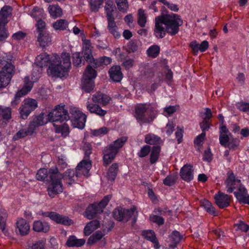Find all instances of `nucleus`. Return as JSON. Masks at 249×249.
<instances>
[{
	"label": "nucleus",
	"instance_id": "5701e85b",
	"mask_svg": "<svg viewBox=\"0 0 249 249\" xmlns=\"http://www.w3.org/2000/svg\"><path fill=\"white\" fill-rule=\"evenodd\" d=\"M87 109L91 113H94L100 117H104L107 113V111L102 109L101 107L95 103H88Z\"/></svg>",
	"mask_w": 249,
	"mask_h": 249
},
{
	"label": "nucleus",
	"instance_id": "79ce46f5",
	"mask_svg": "<svg viewBox=\"0 0 249 249\" xmlns=\"http://www.w3.org/2000/svg\"><path fill=\"white\" fill-rule=\"evenodd\" d=\"M42 67L37 65L36 62L33 64V69L31 77V79L33 81H37L40 77L42 72Z\"/></svg>",
	"mask_w": 249,
	"mask_h": 249
},
{
	"label": "nucleus",
	"instance_id": "423d86ee",
	"mask_svg": "<svg viewBox=\"0 0 249 249\" xmlns=\"http://www.w3.org/2000/svg\"><path fill=\"white\" fill-rule=\"evenodd\" d=\"M111 198V196L107 195L99 203H94L88 206L84 213V216L89 219H92L96 217L97 214L103 213L104 209L108 204Z\"/></svg>",
	"mask_w": 249,
	"mask_h": 249
},
{
	"label": "nucleus",
	"instance_id": "6e6d98bb",
	"mask_svg": "<svg viewBox=\"0 0 249 249\" xmlns=\"http://www.w3.org/2000/svg\"><path fill=\"white\" fill-rule=\"evenodd\" d=\"M205 137L206 133H201L195 139L194 144L197 147L198 150L202 146Z\"/></svg>",
	"mask_w": 249,
	"mask_h": 249
},
{
	"label": "nucleus",
	"instance_id": "e433bc0d",
	"mask_svg": "<svg viewBox=\"0 0 249 249\" xmlns=\"http://www.w3.org/2000/svg\"><path fill=\"white\" fill-rule=\"evenodd\" d=\"M55 131L57 133H61L64 137L68 136L70 133V128L68 124L64 123L61 125H57L53 124Z\"/></svg>",
	"mask_w": 249,
	"mask_h": 249
},
{
	"label": "nucleus",
	"instance_id": "7ed1b4c3",
	"mask_svg": "<svg viewBox=\"0 0 249 249\" xmlns=\"http://www.w3.org/2000/svg\"><path fill=\"white\" fill-rule=\"evenodd\" d=\"M0 89L5 88L10 82L15 73V67L12 63L11 56L0 55Z\"/></svg>",
	"mask_w": 249,
	"mask_h": 249
},
{
	"label": "nucleus",
	"instance_id": "b1692460",
	"mask_svg": "<svg viewBox=\"0 0 249 249\" xmlns=\"http://www.w3.org/2000/svg\"><path fill=\"white\" fill-rule=\"evenodd\" d=\"M110 100L111 98L109 96L100 92L96 93L93 95L92 97L93 102L101 104L103 106L107 105Z\"/></svg>",
	"mask_w": 249,
	"mask_h": 249
},
{
	"label": "nucleus",
	"instance_id": "f3484780",
	"mask_svg": "<svg viewBox=\"0 0 249 249\" xmlns=\"http://www.w3.org/2000/svg\"><path fill=\"white\" fill-rule=\"evenodd\" d=\"M216 204L220 209H223L230 205L231 197L224 193L219 192L214 196Z\"/></svg>",
	"mask_w": 249,
	"mask_h": 249
},
{
	"label": "nucleus",
	"instance_id": "338daca9",
	"mask_svg": "<svg viewBox=\"0 0 249 249\" xmlns=\"http://www.w3.org/2000/svg\"><path fill=\"white\" fill-rule=\"evenodd\" d=\"M150 219L151 221L157 223L158 225H162L164 223V218L160 216L152 215L150 216Z\"/></svg>",
	"mask_w": 249,
	"mask_h": 249
},
{
	"label": "nucleus",
	"instance_id": "f704fd0d",
	"mask_svg": "<svg viewBox=\"0 0 249 249\" xmlns=\"http://www.w3.org/2000/svg\"><path fill=\"white\" fill-rule=\"evenodd\" d=\"M144 142L150 145H159L161 142L160 138L153 134H149L145 136Z\"/></svg>",
	"mask_w": 249,
	"mask_h": 249
},
{
	"label": "nucleus",
	"instance_id": "603ef678",
	"mask_svg": "<svg viewBox=\"0 0 249 249\" xmlns=\"http://www.w3.org/2000/svg\"><path fill=\"white\" fill-rule=\"evenodd\" d=\"M103 2V0H91L89 3L90 10L93 12H97Z\"/></svg>",
	"mask_w": 249,
	"mask_h": 249
},
{
	"label": "nucleus",
	"instance_id": "72a5a7b5",
	"mask_svg": "<svg viewBox=\"0 0 249 249\" xmlns=\"http://www.w3.org/2000/svg\"><path fill=\"white\" fill-rule=\"evenodd\" d=\"M12 110L9 107H4L0 106V118H2L6 124V122H9L11 119Z\"/></svg>",
	"mask_w": 249,
	"mask_h": 249
},
{
	"label": "nucleus",
	"instance_id": "3c124183",
	"mask_svg": "<svg viewBox=\"0 0 249 249\" xmlns=\"http://www.w3.org/2000/svg\"><path fill=\"white\" fill-rule=\"evenodd\" d=\"M127 140V137H122L115 141L112 143L110 144L113 145L114 147V148L116 149L117 151L118 152L119 150L124 146V143L126 142Z\"/></svg>",
	"mask_w": 249,
	"mask_h": 249
},
{
	"label": "nucleus",
	"instance_id": "4468645a",
	"mask_svg": "<svg viewBox=\"0 0 249 249\" xmlns=\"http://www.w3.org/2000/svg\"><path fill=\"white\" fill-rule=\"evenodd\" d=\"M225 183L226 184L227 191L229 193H232L235 189L237 190L238 188L242 185L240 180L235 179L233 173L231 174L228 176Z\"/></svg>",
	"mask_w": 249,
	"mask_h": 249
},
{
	"label": "nucleus",
	"instance_id": "f8f14e48",
	"mask_svg": "<svg viewBox=\"0 0 249 249\" xmlns=\"http://www.w3.org/2000/svg\"><path fill=\"white\" fill-rule=\"evenodd\" d=\"M163 16H159L155 18V25L154 29V34L155 36L158 38H163L165 35L166 28H165L163 25H165Z\"/></svg>",
	"mask_w": 249,
	"mask_h": 249
},
{
	"label": "nucleus",
	"instance_id": "c9c22d12",
	"mask_svg": "<svg viewBox=\"0 0 249 249\" xmlns=\"http://www.w3.org/2000/svg\"><path fill=\"white\" fill-rule=\"evenodd\" d=\"M34 132L32 129H30V127L28 126L26 129H22L18 131L13 136V140L14 141H17L19 139L24 138L27 136H31L34 134Z\"/></svg>",
	"mask_w": 249,
	"mask_h": 249
},
{
	"label": "nucleus",
	"instance_id": "7c9ffc66",
	"mask_svg": "<svg viewBox=\"0 0 249 249\" xmlns=\"http://www.w3.org/2000/svg\"><path fill=\"white\" fill-rule=\"evenodd\" d=\"M182 237V235L180 234L179 232L177 231H173L169 236L170 247L172 249L176 248Z\"/></svg>",
	"mask_w": 249,
	"mask_h": 249
},
{
	"label": "nucleus",
	"instance_id": "de8ad7c7",
	"mask_svg": "<svg viewBox=\"0 0 249 249\" xmlns=\"http://www.w3.org/2000/svg\"><path fill=\"white\" fill-rule=\"evenodd\" d=\"M107 29L109 33L112 34L114 37L118 38L120 36V34L118 31V27L116 22L114 21L107 22Z\"/></svg>",
	"mask_w": 249,
	"mask_h": 249
},
{
	"label": "nucleus",
	"instance_id": "ddd939ff",
	"mask_svg": "<svg viewBox=\"0 0 249 249\" xmlns=\"http://www.w3.org/2000/svg\"><path fill=\"white\" fill-rule=\"evenodd\" d=\"M118 153L113 145L109 144L105 147L103 151L104 165L107 166L110 164Z\"/></svg>",
	"mask_w": 249,
	"mask_h": 249
},
{
	"label": "nucleus",
	"instance_id": "f03ea898",
	"mask_svg": "<svg viewBox=\"0 0 249 249\" xmlns=\"http://www.w3.org/2000/svg\"><path fill=\"white\" fill-rule=\"evenodd\" d=\"M36 62L40 67L48 66V74L52 77H61L67 72L71 66L70 55L63 53L61 57L57 54L52 56L43 53L36 57Z\"/></svg>",
	"mask_w": 249,
	"mask_h": 249
},
{
	"label": "nucleus",
	"instance_id": "13d9d810",
	"mask_svg": "<svg viewBox=\"0 0 249 249\" xmlns=\"http://www.w3.org/2000/svg\"><path fill=\"white\" fill-rule=\"evenodd\" d=\"M231 135L227 134H219V142L220 144L226 147L227 143L230 141V136Z\"/></svg>",
	"mask_w": 249,
	"mask_h": 249
},
{
	"label": "nucleus",
	"instance_id": "2eb2a0df",
	"mask_svg": "<svg viewBox=\"0 0 249 249\" xmlns=\"http://www.w3.org/2000/svg\"><path fill=\"white\" fill-rule=\"evenodd\" d=\"M48 122L49 121L48 119V117L45 118V114L41 112L39 115L35 116L28 126L30 127V129H32L34 132L36 128L45 124Z\"/></svg>",
	"mask_w": 249,
	"mask_h": 249
},
{
	"label": "nucleus",
	"instance_id": "f257e3e1",
	"mask_svg": "<svg viewBox=\"0 0 249 249\" xmlns=\"http://www.w3.org/2000/svg\"><path fill=\"white\" fill-rule=\"evenodd\" d=\"M91 164L90 161L83 160L76 167V170L68 169L64 175L58 171L56 167L49 169V176L51 184L48 187V193L51 198H53L55 195L62 193L63 191V186L61 179L64 178L69 185L74 182L75 175L78 177L81 174L88 176Z\"/></svg>",
	"mask_w": 249,
	"mask_h": 249
},
{
	"label": "nucleus",
	"instance_id": "9b49d317",
	"mask_svg": "<svg viewBox=\"0 0 249 249\" xmlns=\"http://www.w3.org/2000/svg\"><path fill=\"white\" fill-rule=\"evenodd\" d=\"M71 125L74 128L82 129L85 126L87 116L83 112L77 110L76 108L71 109Z\"/></svg>",
	"mask_w": 249,
	"mask_h": 249
},
{
	"label": "nucleus",
	"instance_id": "dca6fc26",
	"mask_svg": "<svg viewBox=\"0 0 249 249\" xmlns=\"http://www.w3.org/2000/svg\"><path fill=\"white\" fill-rule=\"evenodd\" d=\"M234 195L239 203L243 204L249 203V195L248 193V190L243 184L234 192Z\"/></svg>",
	"mask_w": 249,
	"mask_h": 249
},
{
	"label": "nucleus",
	"instance_id": "20e7f679",
	"mask_svg": "<svg viewBox=\"0 0 249 249\" xmlns=\"http://www.w3.org/2000/svg\"><path fill=\"white\" fill-rule=\"evenodd\" d=\"M156 109L151 104H138L135 107V117L142 123H151L156 117Z\"/></svg>",
	"mask_w": 249,
	"mask_h": 249
},
{
	"label": "nucleus",
	"instance_id": "cd10ccee",
	"mask_svg": "<svg viewBox=\"0 0 249 249\" xmlns=\"http://www.w3.org/2000/svg\"><path fill=\"white\" fill-rule=\"evenodd\" d=\"M36 81L30 79L29 76H26L24 79V86L23 88L18 91V95H25L30 92L33 88L34 83Z\"/></svg>",
	"mask_w": 249,
	"mask_h": 249
},
{
	"label": "nucleus",
	"instance_id": "052dcab7",
	"mask_svg": "<svg viewBox=\"0 0 249 249\" xmlns=\"http://www.w3.org/2000/svg\"><path fill=\"white\" fill-rule=\"evenodd\" d=\"M43 10L38 7H35L31 12V16L35 18L36 20L40 19V17H42Z\"/></svg>",
	"mask_w": 249,
	"mask_h": 249
},
{
	"label": "nucleus",
	"instance_id": "37998d69",
	"mask_svg": "<svg viewBox=\"0 0 249 249\" xmlns=\"http://www.w3.org/2000/svg\"><path fill=\"white\" fill-rule=\"evenodd\" d=\"M72 62L74 66L76 67H81L85 64V58L83 59L82 56L79 52H75L72 53Z\"/></svg>",
	"mask_w": 249,
	"mask_h": 249
},
{
	"label": "nucleus",
	"instance_id": "2f4dec72",
	"mask_svg": "<svg viewBox=\"0 0 249 249\" xmlns=\"http://www.w3.org/2000/svg\"><path fill=\"white\" fill-rule=\"evenodd\" d=\"M82 54H83L84 58L86 61H88L90 59L93 60L92 50L90 44V41L89 40H87L85 41V45L83 47Z\"/></svg>",
	"mask_w": 249,
	"mask_h": 249
},
{
	"label": "nucleus",
	"instance_id": "473e14b6",
	"mask_svg": "<svg viewBox=\"0 0 249 249\" xmlns=\"http://www.w3.org/2000/svg\"><path fill=\"white\" fill-rule=\"evenodd\" d=\"M161 148L159 145L153 146L151 148L149 161L151 164L155 163L160 157Z\"/></svg>",
	"mask_w": 249,
	"mask_h": 249
},
{
	"label": "nucleus",
	"instance_id": "4c0bfd02",
	"mask_svg": "<svg viewBox=\"0 0 249 249\" xmlns=\"http://www.w3.org/2000/svg\"><path fill=\"white\" fill-rule=\"evenodd\" d=\"M48 10L51 16L53 18L60 17L62 15V9L58 5H50Z\"/></svg>",
	"mask_w": 249,
	"mask_h": 249
},
{
	"label": "nucleus",
	"instance_id": "e2e57ef3",
	"mask_svg": "<svg viewBox=\"0 0 249 249\" xmlns=\"http://www.w3.org/2000/svg\"><path fill=\"white\" fill-rule=\"evenodd\" d=\"M4 24H0V41L4 40L8 36L7 30Z\"/></svg>",
	"mask_w": 249,
	"mask_h": 249
},
{
	"label": "nucleus",
	"instance_id": "393cba45",
	"mask_svg": "<svg viewBox=\"0 0 249 249\" xmlns=\"http://www.w3.org/2000/svg\"><path fill=\"white\" fill-rule=\"evenodd\" d=\"M50 227L48 223L37 220L34 222L33 230L37 232L46 233L49 231Z\"/></svg>",
	"mask_w": 249,
	"mask_h": 249
},
{
	"label": "nucleus",
	"instance_id": "1a4fd4ad",
	"mask_svg": "<svg viewBox=\"0 0 249 249\" xmlns=\"http://www.w3.org/2000/svg\"><path fill=\"white\" fill-rule=\"evenodd\" d=\"M37 107V102L35 99L26 98L23 101L19 108L20 117L26 119L29 114Z\"/></svg>",
	"mask_w": 249,
	"mask_h": 249
},
{
	"label": "nucleus",
	"instance_id": "6ab92c4d",
	"mask_svg": "<svg viewBox=\"0 0 249 249\" xmlns=\"http://www.w3.org/2000/svg\"><path fill=\"white\" fill-rule=\"evenodd\" d=\"M37 41L40 46L42 48H44L46 46H48L51 44L52 36L48 31L43 32L38 34Z\"/></svg>",
	"mask_w": 249,
	"mask_h": 249
},
{
	"label": "nucleus",
	"instance_id": "ea45409f",
	"mask_svg": "<svg viewBox=\"0 0 249 249\" xmlns=\"http://www.w3.org/2000/svg\"><path fill=\"white\" fill-rule=\"evenodd\" d=\"M54 29L56 31H64L68 27V22L65 19H60L53 22L52 25Z\"/></svg>",
	"mask_w": 249,
	"mask_h": 249
},
{
	"label": "nucleus",
	"instance_id": "39448f33",
	"mask_svg": "<svg viewBox=\"0 0 249 249\" xmlns=\"http://www.w3.org/2000/svg\"><path fill=\"white\" fill-rule=\"evenodd\" d=\"M163 16L167 33L171 36H175L178 32L179 27L183 24L180 16L171 14Z\"/></svg>",
	"mask_w": 249,
	"mask_h": 249
},
{
	"label": "nucleus",
	"instance_id": "a19ab883",
	"mask_svg": "<svg viewBox=\"0 0 249 249\" xmlns=\"http://www.w3.org/2000/svg\"><path fill=\"white\" fill-rule=\"evenodd\" d=\"M118 171V165L116 163H113L109 168L107 176L108 179L114 181L117 176Z\"/></svg>",
	"mask_w": 249,
	"mask_h": 249
},
{
	"label": "nucleus",
	"instance_id": "8fccbe9b",
	"mask_svg": "<svg viewBox=\"0 0 249 249\" xmlns=\"http://www.w3.org/2000/svg\"><path fill=\"white\" fill-rule=\"evenodd\" d=\"M147 21L144 11L142 9L138 10V23L141 27H144Z\"/></svg>",
	"mask_w": 249,
	"mask_h": 249
},
{
	"label": "nucleus",
	"instance_id": "9d476101",
	"mask_svg": "<svg viewBox=\"0 0 249 249\" xmlns=\"http://www.w3.org/2000/svg\"><path fill=\"white\" fill-rule=\"evenodd\" d=\"M136 210V209L134 207L130 209H125L121 207H117L112 212L113 217L119 221L127 222L134 215Z\"/></svg>",
	"mask_w": 249,
	"mask_h": 249
},
{
	"label": "nucleus",
	"instance_id": "c756f323",
	"mask_svg": "<svg viewBox=\"0 0 249 249\" xmlns=\"http://www.w3.org/2000/svg\"><path fill=\"white\" fill-rule=\"evenodd\" d=\"M12 8L6 5L3 6L0 11V24L6 25L8 23L7 18L11 14Z\"/></svg>",
	"mask_w": 249,
	"mask_h": 249
},
{
	"label": "nucleus",
	"instance_id": "0e129e2a",
	"mask_svg": "<svg viewBox=\"0 0 249 249\" xmlns=\"http://www.w3.org/2000/svg\"><path fill=\"white\" fill-rule=\"evenodd\" d=\"M84 150L85 151V160H89V155L91 153L92 146L89 143H85L83 146Z\"/></svg>",
	"mask_w": 249,
	"mask_h": 249
},
{
	"label": "nucleus",
	"instance_id": "774afa93",
	"mask_svg": "<svg viewBox=\"0 0 249 249\" xmlns=\"http://www.w3.org/2000/svg\"><path fill=\"white\" fill-rule=\"evenodd\" d=\"M176 181V178L174 175H170L167 176L163 180V183L166 186H172Z\"/></svg>",
	"mask_w": 249,
	"mask_h": 249
},
{
	"label": "nucleus",
	"instance_id": "680f3d73",
	"mask_svg": "<svg viewBox=\"0 0 249 249\" xmlns=\"http://www.w3.org/2000/svg\"><path fill=\"white\" fill-rule=\"evenodd\" d=\"M127 52L129 53L136 52L138 49V45L137 41L135 40H131L127 44Z\"/></svg>",
	"mask_w": 249,
	"mask_h": 249
},
{
	"label": "nucleus",
	"instance_id": "5fc2aeb1",
	"mask_svg": "<svg viewBox=\"0 0 249 249\" xmlns=\"http://www.w3.org/2000/svg\"><path fill=\"white\" fill-rule=\"evenodd\" d=\"M239 144L240 141L238 139L232 138L227 143L226 147H228L229 150L235 151L239 148Z\"/></svg>",
	"mask_w": 249,
	"mask_h": 249
},
{
	"label": "nucleus",
	"instance_id": "0eeeda50",
	"mask_svg": "<svg viewBox=\"0 0 249 249\" xmlns=\"http://www.w3.org/2000/svg\"><path fill=\"white\" fill-rule=\"evenodd\" d=\"M97 71L90 65H88L82 79L81 87L86 92H90L94 88V80L97 76Z\"/></svg>",
	"mask_w": 249,
	"mask_h": 249
},
{
	"label": "nucleus",
	"instance_id": "c03bdc74",
	"mask_svg": "<svg viewBox=\"0 0 249 249\" xmlns=\"http://www.w3.org/2000/svg\"><path fill=\"white\" fill-rule=\"evenodd\" d=\"M50 178L49 170L48 171L46 168H40L36 174V178L38 180L48 181V178Z\"/></svg>",
	"mask_w": 249,
	"mask_h": 249
},
{
	"label": "nucleus",
	"instance_id": "a211bd4d",
	"mask_svg": "<svg viewBox=\"0 0 249 249\" xmlns=\"http://www.w3.org/2000/svg\"><path fill=\"white\" fill-rule=\"evenodd\" d=\"M180 178L186 182H190L194 178L193 167L190 164L184 165L180 171Z\"/></svg>",
	"mask_w": 249,
	"mask_h": 249
},
{
	"label": "nucleus",
	"instance_id": "09e8293b",
	"mask_svg": "<svg viewBox=\"0 0 249 249\" xmlns=\"http://www.w3.org/2000/svg\"><path fill=\"white\" fill-rule=\"evenodd\" d=\"M160 52V47L157 45H153L147 49V53L148 56L155 58L159 55Z\"/></svg>",
	"mask_w": 249,
	"mask_h": 249
},
{
	"label": "nucleus",
	"instance_id": "6e6552de",
	"mask_svg": "<svg viewBox=\"0 0 249 249\" xmlns=\"http://www.w3.org/2000/svg\"><path fill=\"white\" fill-rule=\"evenodd\" d=\"M46 116L51 122L62 123L70 118L67 110L65 109V106L60 105L56 106Z\"/></svg>",
	"mask_w": 249,
	"mask_h": 249
},
{
	"label": "nucleus",
	"instance_id": "a18cd8bd",
	"mask_svg": "<svg viewBox=\"0 0 249 249\" xmlns=\"http://www.w3.org/2000/svg\"><path fill=\"white\" fill-rule=\"evenodd\" d=\"M201 205L204 207L205 210L211 214L216 216L217 213L215 211V208L213 206L212 203L207 200H204L202 202Z\"/></svg>",
	"mask_w": 249,
	"mask_h": 249
},
{
	"label": "nucleus",
	"instance_id": "bf43d9fd",
	"mask_svg": "<svg viewBox=\"0 0 249 249\" xmlns=\"http://www.w3.org/2000/svg\"><path fill=\"white\" fill-rule=\"evenodd\" d=\"M151 150V147L149 145H145L141 148L140 151L138 153L140 158H144L147 156Z\"/></svg>",
	"mask_w": 249,
	"mask_h": 249
},
{
	"label": "nucleus",
	"instance_id": "69168bd1",
	"mask_svg": "<svg viewBox=\"0 0 249 249\" xmlns=\"http://www.w3.org/2000/svg\"><path fill=\"white\" fill-rule=\"evenodd\" d=\"M237 107L240 111L243 112L249 111V103L241 101L237 103Z\"/></svg>",
	"mask_w": 249,
	"mask_h": 249
},
{
	"label": "nucleus",
	"instance_id": "864d4df0",
	"mask_svg": "<svg viewBox=\"0 0 249 249\" xmlns=\"http://www.w3.org/2000/svg\"><path fill=\"white\" fill-rule=\"evenodd\" d=\"M119 10L123 13L126 12L128 8L127 0H115Z\"/></svg>",
	"mask_w": 249,
	"mask_h": 249
},
{
	"label": "nucleus",
	"instance_id": "4d7b16f0",
	"mask_svg": "<svg viewBox=\"0 0 249 249\" xmlns=\"http://www.w3.org/2000/svg\"><path fill=\"white\" fill-rule=\"evenodd\" d=\"M36 26V31L38 34L43 32L47 31L46 29V23L41 19L37 20Z\"/></svg>",
	"mask_w": 249,
	"mask_h": 249
},
{
	"label": "nucleus",
	"instance_id": "49530a36",
	"mask_svg": "<svg viewBox=\"0 0 249 249\" xmlns=\"http://www.w3.org/2000/svg\"><path fill=\"white\" fill-rule=\"evenodd\" d=\"M104 235V234L101 231H97L89 238L87 244L90 245H93L97 241L100 240Z\"/></svg>",
	"mask_w": 249,
	"mask_h": 249
},
{
	"label": "nucleus",
	"instance_id": "c85d7f7f",
	"mask_svg": "<svg viewBox=\"0 0 249 249\" xmlns=\"http://www.w3.org/2000/svg\"><path fill=\"white\" fill-rule=\"evenodd\" d=\"M85 242L84 239H77L74 235H71L68 238L66 245L68 247L79 248L83 246Z\"/></svg>",
	"mask_w": 249,
	"mask_h": 249
},
{
	"label": "nucleus",
	"instance_id": "bb28decb",
	"mask_svg": "<svg viewBox=\"0 0 249 249\" xmlns=\"http://www.w3.org/2000/svg\"><path fill=\"white\" fill-rule=\"evenodd\" d=\"M17 226L20 234L24 236L28 234L30 231V226L27 221L21 218L17 222Z\"/></svg>",
	"mask_w": 249,
	"mask_h": 249
},
{
	"label": "nucleus",
	"instance_id": "4be33fe9",
	"mask_svg": "<svg viewBox=\"0 0 249 249\" xmlns=\"http://www.w3.org/2000/svg\"><path fill=\"white\" fill-rule=\"evenodd\" d=\"M108 73L110 79L115 82H119L123 78V73L119 66H113L109 70Z\"/></svg>",
	"mask_w": 249,
	"mask_h": 249
},
{
	"label": "nucleus",
	"instance_id": "58836bf2",
	"mask_svg": "<svg viewBox=\"0 0 249 249\" xmlns=\"http://www.w3.org/2000/svg\"><path fill=\"white\" fill-rule=\"evenodd\" d=\"M45 245L46 240L42 239L29 244L27 249H45Z\"/></svg>",
	"mask_w": 249,
	"mask_h": 249
},
{
	"label": "nucleus",
	"instance_id": "aec40b11",
	"mask_svg": "<svg viewBox=\"0 0 249 249\" xmlns=\"http://www.w3.org/2000/svg\"><path fill=\"white\" fill-rule=\"evenodd\" d=\"M89 65H90L92 68H97L103 65H107L111 62V59L107 56H102L97 59H95L93 57V60L90 59L86 61Z\"/></svg>",
	"mask_w": 249,
	"mask_h": 249
},
{
	"label": "nucleus",
	"instance_id": "a878e982",
	"mask_svg": "<svg viewBox=\"0 0 249 249\" xmlns=\"http://www.w3.org/2000/svg\"><path fill=\"white\" fill-rule=\"evenodd\" d=\"M142 235L146 239L152 242L156 249L160 247L155 232L152 230H144L142 231Z\"/></svg>",
	"mask_w": 249,
	"mask_h": 249
},
{
	"label": "nucleus",
	"instance_id": "412c9836",
	"mask_svg": "<svg viewBox=\"0 0 249 249\" xmlns=\"http://www.w3.org/2000/svg\"><path fill=\"white\" fill-rule=\"evenodd\" d=\"M50 219L57 223L66 226H70L73 223L72 220L68 216L60 215L53 212L51 214Z\"/></svg>",
	"mask_w": 249,
	"mask_h": 249
}]
</instances>
